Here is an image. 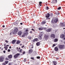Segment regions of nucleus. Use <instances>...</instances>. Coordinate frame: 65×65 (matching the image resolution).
Instances as JSON below:
<instances>
[{"label":"nucleus","mask_w":65,"mask_h":65,"mask_svg":"<svg viewBox=\"0 0 65 65\" xmlns=\"http://www.w3.org/2000/svg\"><path fill=\"white\" fill-rule=\"evenodd\" d=\"M58 48L57 47H56L54 48V50L55 51H56V52H57V51H58Z\"/></svg>","instance_id":"nucleus-17"},{"label":"nucleus","mask_w":65,"mask_h":65,"mask_svg":"<svg viewBox=\"0 0 65 65\" xmlns=\"http://www.w3.org/2000/svg\"><path fill=\"white\" fill-rule=\"evenodd\" d=\"M28 29H26V32H28Z\"/></svg>","instance_id":"nucleus-52"},{"label":"nucleus","mask_w":65,"mask_h":65,"mask_svg":"<svg viewBox=\"0 0 65 65\" xmlns=\"http://www.w3.org/2000/svg\"><path fill=\"white\" fill-rule=\"evenodd\" d=\"M20 25H23V23H20Z\"/></svg>","instance_id":"nucleus-55"},{"label":"nucleus","mask_w":65,"mask_h":65,"mask_svg":"<svg viewBox=\"0 0 65 65\" xmlns=\"http://www.w3.org/2000/svg\"><path fill=\"white\" fill-rule=\"evenodd\" d=\"M61 9V7H60L58 8L57 9H58V10H60V9Z\"/></svg>","instance_id":"nucleus-32"},{"label":"nucleus","mask_w":65,"mask_h":65,"mask_svg":"<svg viewBox=\"0 0 65 65\" xmlns=\"http://www.w3.org/2000/svg\"><path fill=\"white\" fill-rule=\"evenodd\" d=\"M30 47L31 48H33V45H30Z\"/></svg>","instance_id":"nucleus-31"},{"label":"nucleus","mask_w":65,"mask_h":65,"mask_svg":"<svg viewBox=\"0 0 65 65\" xmlns=\"http://www.w3.org/2000/svg\"><path fill=\"white\" fill-rule=\"evenodd\" d=\"M58 40L57 39H55L54 40V42H57Z\"/></svg>","instance_id":"nucleus-27"},{"label":"nucleus","mask_w":65,"mask_h":65,"mask_svg":"<svg viewBox=\"0 0 65 65\" xmlns=\"http://www.w3.org/2000/svg\"><path fill=\"white\" fill-rule=\"evenodd\" d=\"M30 34H32V31H30Z\"/></svg>","instance_id":"nucleus-47"},{"label":"nucleus","mask_w":65,"mask_h":65,"mask_svg":"<svg viewBox=\"0 0 65 65\" xmlns=\"http://www.w3.org/2000/svg\"><path fill=\"white\" fill-rule=\"evenodd\" d=\"M39 5H40V6H42V5L41 4H42V2H39Z\"/></svg>","instance_id":"nucleus-23"},{"label":"nucleus","mask_w":65,"mask_h":65,"mask_svg":"<svg viewBox=\"0 0 65 65\" xmlns=\"http://www.w3.org/2000/svg\"><path fill=\"white\" fill-rule=\"evenodd\" d=\"M9 65H11V63H9Z\"/></svg>","instance_id":"nucleus-59"},{"label":"nucleus","mask_w":65,"mask_h":65,"mask_svg":"<svg viewBox=\"0 0 65 65\" xmlns=\"http://www.w3.org/2000/svg\"><path fill=\"white\" fill-rule=\"evenodd\" d=\"M22 49H21L20 50V51H19V52L22 53Z\"/></svg>","instance_id":"nucleus-40"},{"label":"nucleus","mask_w":65,"mask_h":65,"mask_svg":"<svg viewBox=\"0 0 65 65\" xmlns=\"http://www.w3.org/2000/svg\"><path fill=\"white\" fill-rule=\"evenodd\" d=\"M51 37L52 39H54L55 38V35L54 34H52L51 35Z\"/></svg>","instance_id":"nucleus-6"},{"label":"nucleus","mask_w":65,"mask_h":65,"mask_svg":"<svg viewBox=\"0 0 65 65\" xmlns=\"http://www.w3.org/2000/svg\"><path fill=\"white\" fill-rule=\"evenodd\" d=\"M32 42H35V39H33L32 41Z\"/></svg>","instance_id":"nucleus-36"},{"label":"nucleus","mask_w":65,"mask_h":65,"mask_svg":"<svg viewBox=\"0 0 65 65\" xmlns=\"http://www.w3.org/2000/svg\"><path fill=\"white\" fill-rule=\"evenodd\" d=\"M10 34V35H11V32Z\"/></svg>","instance_id":"nucleus-63"},{"label":"nucleus","mask_w":65,"mask_h":65,"mask_svg":"<svg viewBox=\"0 0 65 65\" xmlns=\"http://www.w3.org/2000/svg\"><path fill=\"white\" fill-rule=\"evenodd\" d=\"M17 49L18 50V52H19V51L18 50V47H17Z\"/></svg>","instance_id":"nucleus-53"},{"label":"nucleus","mask_w":65,"mask_h":65,"mask_svg":"<svg viewBox=\"0 0 65 65\" xmlns=\"http://www.w3.org/2000/svg\"><path fill=\"white\" fill-rule=\"evenodd\" d=\"M58 18H56L54 20V22L55 23H57L58 22Z\"/></svg>","instance_id":"nucleus-15"},{"label":"nucleus","mask_w":65,"mask_h":65,"mask_svg":"<svg viewBox=\"0 0 65 65\" xmlns=\"http://www.w3.org/2000/svg\"><path fill=\"white\" fill-rule=\"evenodd\" d=\"M29 51V54H31L33 52V50L32 49H30Z\"/></svg>","instance_id":"nucleus-18"},{"label":"nucleus","mask_w":65,"mask_h":65,"mask_svg":"<svg viewBox=\"0 0 65 65\" xmlns=\"http://www.w3.org/2000/svg\"><path fill=\"white\" fill-rule=\"evenodd\" d=\"M7 51L8 52H10V49H8V50Z\"/></svg>","instance_id":"nucleus-41"},{"label":"nucleus","mask_w":65,"mask_h":65,"mask_svg":"<svg viewBox=\"0 0 65 65\" xmlns=\"http://www.w3.org/2000/svg\"><path fill=\"white\" fill-rule=\"evenodd\" d=\"M26 33H24L23 35L22 36V37H25V35H26Z\"/></svg>","instance_id":"nucleus-26"},{"label":"nucleus","mask_w":65,"mask_h":65,"mask_svg":"<svg viewBox=\"0 0 65 65\" xmlns=\"http://www.w3.org/2000/svg\"><path fill=\"white\" fill-rule=\"evenodd\" d=\"M5 42H6L7 43H8V41H7V40H6Z\"/></svg>","instance_id":"nucleus-48"},{"label":"nucleus","mask_w":65,"mask_h":65,"mask_svg":"<svg viewBox=\"0 0 65 65\" xmlns=\"http://www.w3.org/2000/svg\"><path fill=\"white\" fill-rule=\"evenodd\" d=\"M63 29H65V28H63Z\"/></svg>","instance_id":"nucleus-64"},{"label":"nucleus","mask_w":65,"mask_h":65,"mask_svg":"<svg viewBox=\"0 0 65 65\" xmlns=\"http://www.w3.org/2000/svg\"><path fill=\"white\" fill-rule=\"evenodd\" d=\"M20 56V54L18 53L17 54H15L14 56V57L15 58H18V57H19V56Z\"/></svg>","instance_id":"nucleus-5"},{"label":"nucleus","mask_w":65,"mask_h":65,"mask_svg":"<svg viewBox=\"0 0 65 65\" xmlns=\"http://www.w3.org/2000/svg\"><path fill=\"white\" fill-rule=\"evenodd\" d=\"M13 34H15V33L14 32H13Z\"/></svg>","instance_id":"nucleus-60"},{"label":"nucleus","mask_w":65,"mask_h":65,"mask_svg":"<svg viewBox=\"0 0 65 65\" xmlns=\"http://www.w3.org/2000/svg\"><path fill=\"white\" fill-rule=\"evenodd\" d=\"M50 16L51 17H52L53 16V14L52 13H51L50 14Z\"/></svg>","instance_id":"nucleus-35"},{"label":"nucleus","mask_w":65,"mask_h":65,"mask_svg":"<svg viewBox=\"0 0 65 65\" xmlns=\"http://www.w3.org/2000/svg\"><path fill=\"white\" fill-rule=\"evenodd\" d=\"M60 26L61 27H65V25L64 24V23H60Z\"/></svg>","instance_id":"nucleus-9"},{"label":"nucleus","mask_w":65,"mask_h":65,"mask_svg":"<svg viewBox=\"0 0 65 65\" xmlns=\"http://www.w3.org/2000/svg\"><path fill=\"white\" fill-rule=\"evenodd\" d=\"M8 61H5L4 63L6 64H7L8 63Z\"/></svg>","instance_id":"nucleus-30"},{"label":"nucleus","mask_w":65,"mask_h":65,"mask_svg":"<svg viewBox=\"0 0 65 65\" xmlns=\"http://www.w3.org/2000/svg\"><path fill=\"white\" fill-rule=\"evenodd\" d=\"M5 50H7V49H6V48H5Z\"/></svg>","instance_id":"nucleus-62"},{"label":"nucleus","mask_w":65,"mask_h":65,"mask_svg":"<svg viewBox=\"0 0 65 65\" xmlns=\"http://www.w3.org/2000/svg\"><path fill=\"white\" fill-rule=\"evenodd\" d=\"M17 44H19L20 43V41H17Z\"/></svg>","instance_id":"nucleus-29"},{"label":"nucleus","mask_w":65,"mask_h":65,"mask_svg":"<svg viewBox=\"0 0 65 65\" xmlns=\"http://www.w3.org/2000/svg\"><path fill=\"white\" fill-rule=\"evenodd\" d=\"M35 41H37V40H38V39L37 38H36L34 39Z\"/></svg>","instance_id":"nucleus-33"},{"label":"nucleus","mask_w":65,"mask_h":65,"mask_svg":"<svg viewBox=\"0 0 65 65\" xmlns=\"http://www.w3.org/2000/svg\"><path fill=\"white\" fill-rule=\"evenodd\" d=\"M6 44L5 43L4 45V46H6Z\"/></svg>","instance_id":"nucleus-50"},{"label":"nucleus","mask_w":65,"mask_h":65,"mask_svg":"<svg viewBox=\"0 0 65 65\" xmlns=\"http://www.w3.org/2000/svg\"><path fill=\"white\" fill-rule=\"evenodd\" d=\"M2 27H3V28H4V27H5V25H3L2 26Z\"/></svg>","instance_id":"nucleus-51"},{"label":"nucleus","mask_w":65,"mask_h":65,"mask_svg":"<svg viewBox=\"0 0 65 65\" xmlns=\"http://www.w3.org/2000/svg\"><path fill=\"white\" fill-rule=\"evenodd\" d=\"M24 47V45H23L22 46V48H23Z\"/></svg>","instance_id":"nucleus-56"},{"label":"nucleus","mask_w":65,"mask_h":65,"mask_svg":"<svg viewBox=\"0 0 65 65\" xmlns=\"http://www.w3.org/2000/svg\"><path fill=\"white\" fill-rule=\"evenodd\" d=\"M65 35L63 34H62L60 36V37L61 38H64V37H65Z\"/></svg>","instance_id":"nucleus-12"},{"label":"nucleus","mask_w":65,"mask_h":65,"mask_svg":"<svg viewBox=\"0 0 65 65\" xmlns=\"http://www.w3.org/2000/svg\"><path fill=\"white\" fill-rule=\"evenodd\" d=\"M5 59V57L3 56H2L0 57V62H2L4 61V60Z\"/></svg>","instance_id":"nucleus-1"},{"label":"nucleus","mask_w":65,"mask_h":65,"mask_svg":"<svg viewBox=\"0 0 65 65\" xmlns=\"http://www.w3.org/2000/svg\"><path fill=\"white\" fill-rule=\"evenodd\" d=\"M46 23V21H43L41 23V24L42 25H44Z\"/></svg>","instance_id":"nucleus-21"},{"label":"nucleus","mask_w":65,"mask_h":65,"mask_svg":"<svg viewBox=\"0 0 65 65\" xmlns=\"http://www.w3.org/2000/svg\"><path fill=\"white\" fill-rule=\"evenodd\" d=\"M11 46H10L9 47V48H11Z\"/></svg>","instance_id":"nucleus-58"},{"label":"nucleus","mask_w":65,"mask_h":65,"mask_svg":"<svg viewBox=\"0 0 65 65\" xmlns=\"http://www.w3.org/2000/svg\"><path fill=\"white\" fill-rule=\"evenodd\" d=\"M18 30H19L18 29V28H16L14 29V32L15 33H17V32H18Z\"/></svg>","instance_id":"nucleus-7"},{"label":"nucleus","mask_w":65,"mask_h":65,"mask_svg":"<svg viewBox=\"0 0 65 65\" xmlns=\"http://www.w3.org/2000/svg\"><path fill=\"white\" fill-rule=\"evenodd\" d=\"M20 47H19L18 48V49L20 50Z\"/></svg>","instance_id":"nucleus-61"},{"label":"nucleus","mask_w":65,"mask_h":65,"mask_svg":"<svg viewBox=\"0 0 65 65\" xmlns=\"http://www.w3.org/2000/svg\"><path fill=\"white\" fill-rule=\"evenodd\" d=\"M40 42H38L36 43V45H37V46L40 45Z\"/></svg>","instance_id":"nucleus-20"},{"label":"nucleus","mask_w":65,"mask_h":65,"mask_svg":"<svg viewBox=\"0 0 65 65\" xmlns=\"http://www.w3.org/2000/svg\"><path fill=\"white\" fill-rule=\"evenodd\" d=\"M55 14L56 15H59L60 14V13L59 12H55Z\"/></svg>","instance_id":"nucleus-25"},{"label":"nucleus","mask_w":65,"mask_h":65,"mask_svg":"<svg viewBox=\"0 0 65 65\" xmlns=\"http://www.w3.org/2000/svg\"><path fill=\"white\" fill-rule=\"evenodd\" d=\"M19 21H16L15 24L16 25H18V24H19Z\"/></svg>","instance_id":"nucleus-28"},{"label":"nucleus","mask_w":65,"mask_h":65,"mask_svg":"<svg viewBox=\"0 0 65 65\" xmlns=\"http://www.w3.org/2000/svg\"><path fill=\"white\" fill-rule=\"evenodd\" d=\"M3 53H6L5 51V50L4 51H3Z\"/></svg>","instance_id":"nucleus-49"},{"label":"nucleus","mask_w":65,"mask_h":65,"mask_svg":"<svg viewBox=\"0 0 65 65\" xmlns=\"http://www.w3.org/2000/svg\"><path fill=\"white\" fill-rule=\"evenodd\" d=\"M55 21H54V20H52L51 21V23H54Z\"/></svg>","instance_id":"nucleus-34"},{"label":"nucleus","mask_w":65,"mask_h":65,"mask_svg":"<svg viewBox=\"0 0 65 65\" xmlns=\"http://www.w3.org/2000/svg\"><path fill=\"white\" fill-rule=\"evenodd\" d=\"M2 65H6V63H2Z\"/></svg>","instance_id":"nucleus-39"},{"label":"nucleus","mask_w":65,"mask_h":65,"mask_svg":"<svg viewBox=\"0 0 65 65\" xmlns=\"http://www.w3.org/2000/svg\"><path fill=\"white\" fill-rule=\"evenodd\" d=\"M46 32H50L52 31V29L51 28H49L46 30Z\"/></svg>","instance_id":"nucleus-8"},{"label":"nucleus","mask_w":65,"mask_h":65,"mask_svg":"<svg viewBox=\"0 0 65 65\" xmlns=\"http://www.w3.org/2000/svg\"><path fill=\"white\" fill-rule=\"evenodd\" d=\"M56 46V45L55 44H53V45L52 46V47H54V46Z\"/></svg>","instance_id":"nucleus-38"},{"label":"nucleus","mask_w":65,"mask_h":65,"mask_svg":"<svg viewBox=\"0 0 65 65\" xmlns=\"http://www.w3.org/2000/svg\"><path fill=\"white\" fill-rule=\"evenodd\" d=\"M57 0H53L52 2V3L53 4H54V3H57Z\"/></svg>","instance_id":"nucleus-10"},{"label":"nucleus","mask_w":65,"mask_h":65,"mask_svg":"<svg viewBox=\"0 0 65 65\" xmlns=\"http://www.w3.org/2000/svg\"><path fill=\"white\" fill-rule=\"evenodd\" d=\"M31 30H32V31H34H34H35V30H34V29H31Z\"/></svg>","instance_id":"nucleus-45"},{"label":"nucleus","mask_w":65,"mask_h":65,"mask_svg":"<svg viewBox=\"0 0 65 65\" xmlns=\"http://www.w3.org/2000/svg\"><path fill=\"white\" fill-rule=\"evenodd\" d=\"M22 32L21 31H19L18 33V35H19V36H21L22 35Z\"/></svg>","instance_id":"nucleus-14"},{"label":"nucleus","mask_w":65,"mask_h":65,"mask_svg":"<svg viewBox=\"0 0 65 65\" xmlns=\"http://www.w3.org/2000/svg\"><path fill=\"white\" fill-rule=\"evenodd\" d=\"M52 63H53L54 65H56L57 63L56 62L53 61Z\"/></svg>","instance_id":"nucleus-19"},{"label":"nucleus","mask_w":65,"mask_h":65,"mask_svg":"<svg viewBox=\"0 0 65 65\" xmlns=\"http://www.w3.org/2000/svg\"><path fill=\"white\" fill-rule=\"evenodd\" d=\"M16 42V40H13L12 42V44H14Z\"/></svg>","instance_id":"nucleus-16"},{"label":"nucleus","mask_w":65,"mask_h":65,"mask_svg":"<svg viewBox=\"0 0 65 65\" xmlns=\"http://www.w3.org/2000/svg\"><path fill=\"white\" fill-rule=\"evenodd\" d=\"M37 58L38 59H40V57L39 56H38L37 57Z\"/></svg>","instance_id":"nucleus-43"},{"label":"nucleus","mask_w":65,"mask_h":65,"mask_svg":"<svg viewBox=\"0 0 65 65\" xmlns=\"http://www.w3.org/2000/svg\"><path fill=\"white\" fill-rule=\"evenodd\" d=\"M50 37V35H45L44 36V38L45 39H47Z\"/></svg>","instance_id":"nucleus-3"},{"label":"nucleus","mask_w":65,"mask_h":65,"mask_svg":"<svg viewBox=\"0 0 65 65\" xmlns=\"http://www.w3.org/2000/svg\"><path fill=\"white\" fill-rule=\"evenodd\" d=\"M28 39H32V37L31 36H28Z\"/></svg>","instance_id":"nucleus-24"},{"label":"nucleus","mask_w":65,"mask_h":65,"mask_svg":"<svg viewBox=\"0 0 65 65\" xmlns=\"http://www.w3.org/2000/svg\"><path fill=\"white\" fill-rule=\"evenodd\" d=\"M38 29L40 31H41L42 30H46V27H41V28H39Z\"/></svg>","instance_id":"nucleus-4"},{"label":"nucleus","mask_w":65,"mask_h":65,"mask_svg":"<svg viewBox=\"0 0 65 65\" xmlns=\"http://www.w3.org/2000/svg\"><path fill=\"white\" fill-rule=\"evenodd\" d=\"M48 8H49L48 7V6H47L46 7V9L47 10H48Z\"/></svg>","instance_id":"nucleus-37"},{"label":"nucleus","mask_w":65,"mask_h":65,"mask_svg":"<svg viewBox=\"0 0 65 65\" xmlns=\"http://www.w3.org/2000/svg\"><path fill=\"white\" fill-rule=\"evenodd\" d=\"M8 58H9V59H11V58H12V55H10L9 56H8Z\"/></svg>","instance_id":"nucleus-22"},{"label":"nucleus","mask_w":65,"mask_h":65,"mask_svg":"<svg viewBox=\"0 0 65 65\" xmlns=\"http://www.w3.org/2000/svg\"><path fill=\"white\" fill-rule=\"evenodd\" d=\"M5 59H6V60H9V59H8V58H5Z\"/></svg>","instance_id":"nucleus-42"},{"label":"nucleus","mask_w":65,"mask_h":65,"mask_svg":"<svg viewBox=\"0 0 65 65\" xmlns=\"http://www.w3.org/2000/svg\"><path fill=\"white\" fill-rule=\"evenodd\" d=\"M65 47V45H59V48L60 49H63Z\"/></svg>","instance_id":"nucleus-2"},{"label":"nucleus","mask_w":65,"mask_h":65,"mask_svg":"<svg viewBox=\"0 0 65 65\" xmlns=\"http://www.w3.org/2000/svg\"><path fill=\"white\" fill-rule=\"evenodd\" d=\"M24 61L26 62V58L24 59Z\"/></svg>","instance_id":"nucleus-54"},{"label":"nucleus","mask_w":65,"mask_h":65,"mask_svg":"<svg viewBox=\"0 0 65 65\" xmlns=\"http://www.w3.org/2000/svg\"><path fill=\"white\" fill-rule=\"evenodd\" d=\"M42 35H40L39 36V39L40 40H41L42 39Z\"/></svg>","instance_id":"nucleus-13"},{"label":"nucleus","mask_w":65,"mask_h":65,"mask_svg":"<svg viewBox=\"0 0 65 65\" xmlns=\"http://www.w3.org/2000/svg\"><path fill=\"white\" fill-rule=\"evenodd\" d=\"M34 57H31L30 58L31 59H34Z\"/></svg>","instance_id":"nucleus-44"},{"label":"nucleus","mask_w":65,"mask_h":65,"mask_svg":"<svg viewBox=\"0 0 65 65\" xmlns=\"http://www.w3.org/2000/svg\"><path fill=\"white\" fill-rule=\"evenodd\" d=\"M25 54V52L24 51L23 52V54Z\"/></svg>","instance_id":"nucleus-46"},{"label":"nucleus","mask_w":65,"mask_h":65,"mask_svg":"<svg viewBox=\"0 0 65 65\" xmlns=\"http://www.w3.org/2000/svg\"><path fill=\"white\" fill-rule=\"evenodd\" d=\"M6 47H7V46H9V45H7L6 46Z\"/></svg>","instance_id":"nucleus-57"},{"label":"nucleus","mask_w":65,"mask_h":65,"mask_svg":"<svg viewBox=\"0 0 65 65\" xmlns=\"http://www.w3.org/2000/svg\"><path fill=\"white\" fill-rule=\"evenodd\" d=\"M50 17V13H48L46 14V18H48Z\"/></svg>","instance_id":"nucleus-11"}]
</instances>
